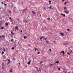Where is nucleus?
Listing matches in <instances>:
<instances>
[{
    "label": "nucleus",
    "instance_id": "46",
    "mask_svg": "<svg viewBox=\"0 0 73 73\" xmlns=\"http://www.w3.org/2000/svg\"><path fill=\"white\" fill-rule=\"evenodd\" d=\"M9 64V62H8V63L6 64H7V65H8V64Z\"/></svg>",
    "mask_w": 73,
    "mask_h": 73
},
{
    "label": "nucleus",
    "instance_id": "29",
    "mask_svg": "<svg viewBox=\"0 0 73 73\" xmlns=\"http://www.w3.org/2000/svg\"><path fill=\"white\" fill-rule=\"evenodd\" d=\"M17 20H18V21H20V20L19 19V18H18V19H17Z\"/></svg>",
    "mask_w": 73,
    "mask_h": 73
},
{
    "label": "nucleus",
    "instance_id": "57",
    "mask_svg": "<svg viewBox=\"0 0 73 73\" xmlns=\"http://www.w3.org/2000/svg\"><path fill=\"white\" fill-rule=\"evenodd\" d=\"M37 72H39V70H38V69L37 70Z\"/></svg>",
    "mask_w": 73,
    "mask_h": 73
},
{
    "label": "nucleus",
    "instance_id": "33",
    "mask_svg": "<svg viewBox=\"0 0 73 73\" xmlns=\"http://www.w3.org/2000/svg\"><path fill=\"white\" fill-rule=\"evenodd\" d=\"M58 69L59 70V71H60V68H58Z\"/></svg>",
    "mask_w": 73,
    "mask_h": 73
},
{
    "label": "nucleus",
    "instance_id": "40",
    "mask_svg": "<svg viewBox=\"0 0 73 73\" xmlns=\"http://www.w3.org/2000/svg\"><path fill=\"white\" fill-rule=\"evenodd\" d=\"M13 39H12L11 40V42H13Z\"/></svg>",
    "mask_w": 73,
    "mask_h": 73
},
{
    "label": "nucleus",
    "instance_id": "30",
    "mask_svg": "<svg viewBox=\"0 0 73 73\" xmlns=\"http://www.w3.org/2000/svg\"><path fill=\"white\" fill-rule=\"evenodd\" d=\"M35 48V51H36V50H37V48Z\"/></svg>",
    "mask_w": 73,
    "mask_h": 73
},
{
    "label": "nucleus",
    "instance_id": "23",
    "mask_svg": "<svg viewBox=\"0 0 73 73\" xmlns=\"http://www.w3.org/2000/svg\"><path fill=\"white\" fill-rule=\"evenodd\" d=\"M10 72H11V73H12V70L11 69V70H10Z\"/></svg>",
    "mask_w": 73,
    "mask_h": 73
},
{
    "label": "nucleus",
    "instance_id": "59",
    "mask_svg": "<svg viewBox=\"0 0 73 73\" xmlns=\"http://www.w3.org/2000/svg\"><path fill=\"white\" fill-rule=\"evenodd\" d=\"M53 19H54V20H55V21H56V20H55V19H54V18H53Z\"/></svg>",
    "mask_w": 73,
    "mask_h": 73
},
{
    "label": "nucleus",
    "instance_id": "10",
    "mask_svg": "<svg viewBox=\"0 0 73 73\" xmlns=\"http://www.w3.org/2000/svg\"><path fill=\"white\" fill-rule=\"evenodd\" d=\"M24 21L25 23H27V22L28 21L27 20H24Z\"/></svg>",
    "mask_w": 73,
    "mask_h": 73
},
{
    "label": "nucleus",
    "instance_id": "47",
    "mask_svg": "<svg viewBox=\"0 0 73 73\" xmlns=\"http://www.w3.org/2000/svg\"><path fill=\"white\" fill-rule=\"evenodd\" d=\"M37 52H38V51H40V50H39L37 49Z\"/></svg>",
    "mask_w": 73,
    "mask_h": 73
},
{
    "label": "nucleus",
    "instance_id": "31",
    "mask_svg": "<svg viewBox=\"0 0 73 73\" xmlns=\"http://www.w3.org/2000/svg\"><path fill=\"white\" fill-rule=\"evenodd\" d=\"M14 47H13L12 48H11V49L12 50H13V49H14Z\"/></svg>",
    "mask_w": 73,
    "mask_h": 73
},
{
    "label": "nucleus",
    "instance_id": "50",
    "mask_svg": "<svg viewBox=\"0 0 73 73\" xmlns=\"http://www.w3.org/2000/svg\"><path fill=\"white\" fill-rule=\"evenodd\" d=\"M13 35H11V37H13Z\"/></svg>",
    "mask_w": 73,
    "mask_h": 73
},
{
    "label": "nucleus",
    "instance_id": "51",
    "mask_svg": "<svg viewBox=\"0 0 73 73\" xmlns=\"http://www.w3.org/2000/svg\"><path fill=\"white\" fill-rule=\"evenodd\" d=\"M5 17V16H3V18H4V17Z\"/></svg>",
    "mask_w": 73,
    "mask_h": 73
},
{
    "label": "nucleus",
    "instance_id": "62",
    "mask_svg": "<svg viewBox=\"0 0 73 73\" xmlns=\"http://www.w3.org/2000/svg\"><path fill=\"white\" fill-rule=\"evenodd\" d=\"M72 52V50H71L70 51V53H71V52Z\"/></svg>",
    "mask_w": 73,
    "mask_h": 73
},
{
    "label": "nucleus",
    "instance_id": "6",
    "mask_svg": "<svg viewBox=\"0 0 73 73\" xmlns=\"http://www.w3.org/2000/svg\"><path fill=\"white\" fill-rule=\"evenodd\" d=\"M60 14L61 15H62V16H63V17H65V14H62V13Z\"/></svg>",
    "mask_w": 73,
    "mask_h": 73
},
{
    "label": "nucleus",
    "instance_id": "38",
    "mask_svg": "<svg viewBox=\"0 0 73 73\" xmlns=\"http://www.w3.org/2000/svg\"><path fill=\"white\" fill-rule=\"evenodd\" d=\"M67 31H70V29H67Z\"/></svg>",
    "mask_w": 73,
    "mask_h": 73
},
{
    "label": "nucleus",
    "instance_id": "7",
    "mask_svg": "<svg viewBox=\"0 0 73 73\" xmlns=\"http://www.w3.org/2000/svg\"><path fill=\"white\" fill-rule=\"evenodd\" d=\"M46 44H49V41L46 40Z\"/></svg>",
    "mask_w": 73,
    "mask_h": 73
},
{
    "label": "nucleus",
    "instance_id": "14",
    "mask_svg": "<svg viewBox=\"0 0 73 73\" xmlns=\"http://www.w3.org/2000/svg\"><path fill=\"white\" fill-rule=\"evenodd\" d=\"M15 29L16 30H17V29H18V27L16 26V27H15Z\"/></svg>",
    "mask_w": 73,
    "mask_h": 73
},
{
    "label": "nucleus",
    "instance_id": "64",
    "mask_svg": "<svg viewBox=\"0 0 73 73\" xmlns=\"http://www.w3.org/2000/svg\"><path fill=\"white\" fill-rule=\"evenodd\" d=\"M11 21H13V19H11Z\"/></svg>",
    "mask_w": 73,
    "mask_h": 73
},
{
    "label": "nucleus",
    "instance_id": "32",
    "mask_svg": "<svg viewBox=\"0 0 73 73\" xmlns=\"http://www.w3.org/2000/svg\"><path fill=\"white\" fill-rule=\"evenodd\" d=\"M52 65H53V64H52L50 65V67H52Z\"/></svg>",
    "mask_w": 73,
    "mask_h": 73
},
{
    "label": "nucleus",
    "instance_id": "43",
    "mask_svg": "<svg viewBox=\"0 0 73 73\" xmlns=\"http://www.w3.org/2000/svg\"><path fill=\"white\" fill-rule=\"evenodd\" d=\"M49 50L50 51H52V49H49Z\"/></svg>",
    "mask_w": 73,
    "mask_h": 73
},
{
    "label": "nucleus",
    "instance_id": "45",
    "mask_svg": "<svg viewBox=\"0 0 73 73\" xmlns=\"http://www.w3.org/2000/svg\"><path fill=\"white\" fill-rule=\"evenodd\" d=\"M14 34H15V33H13L11 34V35H14Z\"/></svg>",
    "mask_w": 73,
    "mask_h": 73
},
{
    "label": "nucleus",
    "instance_id": "21",
    "mask_svg": "<svg viewBox=\"0 0 73 73\" xmlns=\"http://www.w3.org/2000/svg\"><path fill=\"white\" fill-rule=\"evenodd\" d=\"M4 52L3 51L2 52L1 54L2 55L4 54Z\"/></svg>",
    "mask_w": 73,
    "mask_h": 73
},
{
    "label": "nucleus",
    "instance_id": "25",
    "mask_svg": "<svg viewBox=\"0 0 73 73\" xmlns=\"http://www.w3.org/2000/svg\"><path fill=\"white\" fill-rule=\"evenodd\" d=\"M51 7H52V6L48 7V8H49L50 9H52V8H51Z\"/></svg>",
    "mask_w": 73,
    "mask_h": 73
},
{
    "label": "nucleus",
    "instance_id": "19",
    "mask_svg": "<svg viewBox=\"0 0 73 73\" xmlns=\"http://www.w3.org/2000/svg\"><path fill=\"white\" fill-rule=\"evenodd\" d=\"M7 60L8 61H9V63H10V62H11V60H10L9 59H8Z\"/></svg>",
    "mask_w": 73,
    "mask_h": 73
},
{
    "label": "nucleus",
    "instance_id": "1",
    "mask_svg": "<svg viewBox=\"0 0 73 73\" xmlns=\"http://www.w3.org/2000/svg\"><path fill=\"white\" fill-rule=\"evenodd\" d=\"M64 12L66 14H69V11L67 10H64Z\"/></svg>",
    "mask_w": 73,
    "mask_h": 73
},
{
    "label": "nucleus",
    "instance_id": "22",
    "mask_svg": "<svg viewBox=\"0 0 73 73\" xmlns=\"http://www.w3.org/2000/svg\"><path fill=\"white\" fill-rule=\"evenodd\" d=\"M42 61H40V62L39 63L40 65V64H42Z\"/></svg>",
    "mask_w": 73,
    "mask_h": 73
},
{
    "label": "nucleus",
    "instance_id": "54",
    "mask_svg": "<svg viewBox=\"0 0 73 73\" xmlns=\"http://www.w3.org/2000/svg\"><path fill=\"white\" fill-rule=\"evenodd\" d=\"M13 33V31H11V33Z\"/></svg>",
    "mask_w": 73,
    "mask_h": 73
},
{
    "label": "nucleus",
    "instance_id": "2",
    "mask_svg": "<svg viewBox=\"0 0 73 73\" xmlns=\"http://www.w3.org/2000/svg\"><path fill=\"white\" fill-rule=\"evenodd\" d=\"M27 9L28 8L27 7H26L25 9H23L22 11V13H24L25 12V11H27Z\"/></svg>",
    "mask_w": 73,
    "mask_h": 73
},
{
    "label": "nucleus",
    "instance_id": "44",
    "mask_svg": "<svg viewBox=\"0 0 73 73\" xmlns=\"http://www.w3.org/2000/svg\"><path fill=\"white\" fill-rule=\"evenodd\" d=\"M4 4L5 6H6V5H7V4H5V3H4Z\"/></svg>",
    "mask_w": 73,
    "mask_h": 73
},
{
    "label": "nucleus",
    "instance_id": "48",
    "mask_svg": "<svg viewBox=\"0 0 73 73\" xmlns=\"http://www.w3.org/2000/svg\"><path fill=\"white\" fill-rule=\"evenodd\" d=\"M2 69L4 70V67H3V66H2Z\"/></svg>",
    "mask_w": 73,
    "mask_h": 73
},
{
    "label": "nucleus",
    "instance_id": "11",
    "mask_svg": "<svg viewBox=\"0 0 73 73\" xmlns=\"http://www.w3.org/2000/svg\"><path fill=\"white\" fill-rule=\"evenodd\" d=\"M32 12L33 13V15H35L36 14V13H35V11H32Z\"/></svg>",
    "mask_w": 73,
    "mask_h": 73
},
{
    "label": "nucleus",
    "instance_id": "15",
    "mask_svg": "<svg viewBox=\"0 0 73 73\" xmlns=\"http://www.w3.org/2000/svg\"><path fill=\"white\" fill-rule=\"evenodd\" d=\"M55 63H57V64H58L59 63V61H58L57 62L56 61L55 62Z\"/></svg>",
    "mask_w": 73,
    "mask_h": 73
},
{
    "label": "nucleus",
    "instance_id": "39",
    "mask_svg": "<svg viewBox=\"0 0 73 73\" xmlns=\"http://www.w3.org/2000/svg\"><path fill=\"white\" fill-rule=\"evenodd\" d=\"M68 54V55H70V53L69 52H67Z\"/></svg>",
    "mask_w": 73,
    "mask_h": 73
},
{
    "label": "nucleus",
    "instance_id": "28",
    "mask_svg": "<svg viewBox=\"0 0 73 73\" xmlns=\"http://www.w3.org/2000/svg\"><path fill=\"white\" fill-rule=\"evenodd\" d=\"M63 45H68V43H64Z\"/></svg>",
    "mask_w": 73,
    "mask_h": 73
},
{
    "label": "nucleus",
    "instance_id": "24",
    "mask_svg": "<svg viewBox=\"0 0 73 73\" xmlns=\"http://www.w3.org/2000/svg\"><path fill=\"white\" fill-rule=\"evenodd\" d=\"M4 65H5V64L4 63H2V65L3 66H4Z\"/></svg>",
    "mask_w": 73,
    "mask_h": 73
},
{
    "label": "nucleus",
    "instance_id": "34",
    "mask_svg": "<svg viewBox=\"0 0 73 73\" xmlns=\"http://www.w3.org/2000/svg\"><path fill=\"white\" fill-rule=\"evenodd\" d=\"M1 29H4V27H2L1 28Z\"/></svg>",
    "mask_w": 73,
    "mask_h": 73
},
{
    "label": "nucleus",
    "instance_id": "52",
    "mask_svg": "<svg viewBox=\"0 0 73 73\" xmlns=\"http://www.w3.org/2000/svg\"><path fill=\"white\" fill-rule=\"evenodd\" d=\"M9 19L10 20H11V17H9Z\"/></svg>",
    "mask_w": 73,
    "mask_h": 73
},
{
    "label": "nucleus",
    "instance_id": "17",
    "mask_svg": "<svg viewBox=\"0 0 73 73\" xmlns=\"http://www.w3.org/2000/svg\"><path fill=\"white\" fill-rule=\"evenodd\" d=\"M31 61V60H30L27 63L28 64H30V63Z\"/></svg>",
    "mask_w": 73,
    "mask_h": 73
},
{
    "label": "nucleus",
    "instance_id": "41",
    "mask_svg": "<svg viewBox=\"0 0 73 73\" xmlns=\"http://www.w3.org/2000/svg\"><path fill=\"white\" fill-rule=\"evenodd\" d=\"M23 3H24V2H23V1H22V2H21V3H22V4H23Z\"/></svg>",
    "mask_w": 73,
    "mask_h": 73
},
{
    "label": "nucleus",
    "instance_id": "3",
    "mask_svg": "<svg viewBox=\"0 0 73 73\" xmlns=\"http://www.w3.org/2000/svg\"><path fill=\"white\" fill-rule=\"evenodd\" d=\"M44 37H45V36H42V37H41L40 38V40H42V38H44Z\"/></svg>",
    "mask_w": 73,
    "mask_h": 73
},
{
    "label": "nucleus",
    "instance_id": "53",
    "mask_svg": "<svg viewBox=\"0 0 73 73\" xmlns=\"http://www.w3.org/2000/svg\"><path fill=\"white\" fill-rule=\"evenodd\" d=\"M49 2H52V1H49Z\"/></svg>",
    "mask_w": 73,
    "mask_h": 73
},
{
    "label": "nucleus",
    "instance_id": "5",
    "mask_svg": "<svg viewBox=\"0 0 73 73\" xmlns=\"http://www.w3.org/2000/svg\"><path fill=\"white\" fill-rule=\"evenodd\" d=\"M61 53H63V54H64L63 56H64V54H65V52H64V51H62L61 52Z\"/></svg>",
    "mask_w": 73,
    "mask_h": 73
},
{
    "label": "nucleus",
    "instance_id": "35",
    "mask_svg": "<svg viewBox=\"0 0 73 73\" xmlns=\"http://www.w3.org/2000/svg\"><path fill=\"white\" fill-rule=\"evenodd\" d=\"M67 8L66 7H64V9H66Z\"/></svg>",
    "mask_w": 73,
    "mask_h": 73
},
{
    "label": "nucleus",
    "instance_id": "58",
    "mask_svg": "<svg viewBox=\"0 0 73 73\" xmlns=\"http://www.w3.org/2000/svg\"><path fill=\"white\" fill-rule=\"evenodd\" d=\"M3 50V51H5V49Z\"/></svg>",
    "mask_w": 73,
    "mask_h": 73
},
{
    "label": "nucleus",
    "instance_id": "8",
    "mask_svg": "<svg viewBox=\"0 0 73 73\" xmlns=\"http://www.w3.org/2000/svg\"><path fill=\"white\" fill-rule=\"evenodd\" d=\"M13 7V6H11V5H9V8L10 9H11V8H12Z\"/></svg>",
    "mask_w": 73,
    "mask_h": 73
},
{
    "label": "nucleus",
    "instance_id": "4",
    "mask_svg": "<svg viewBox=\"0 0 73 73\" xmlns=\"http://www.w3.org/2000/svg\"><path fill=\"white\" fill-rule=\"evenodd\" d=\"M1 37H3V38L5 37V36H4V35H2L0 36V38Z\"/></svg>",
    "mask_w": 73,
    "mask_h": 73
},
{
    "label": "nucleus",
    "instance_id": "13",
    "mask_svg": "<svg viewBox=\"0 0 73 73\" xmlns=\"http://www.w3.org/2000/svg\"><path fill=\"white\" fill-rule=\"evenodd\" d=\"M68 3V1H66L64 3V5H66V4H67V3Z\"/></svg>",
    "mask_w": 73,
    "mask_h": 73
},
{
    "label": "nucleus",
    "instance_id": "36",
    "mask_svg": "<svg viewBox=\"0 0 73 73\" xmlns=\"http://www.w3.org/2000/svg\"><path fill=\"white\" fill-rule=\"evenodd\" d=\"M40 52H37V54H40Z\"/></svg>",
    "mask_w": 73,
    "mask_h": 73
},
{
    "label": "nucleus",
    "instance_id": "20",
    "mask_svg": "<svg viewBox=\"0 0 73 73\" xmlns=\"http://www.w3.org/2000/svg\"><path fill=\"white\" fill-rule=\"evenodd\" d=\"M48 20H50V18H49V17L48 18H47Z\"/></svg>",
    "mask_w": 73,
    "mask_h": 73
},
{
    "label": "nucleus",
    "instance_id": "42",
    "mask_svg": "<svg viewBox=\"0 0 73 73\" xmlns=\"http://www.w3.org/2000/svg\"><path fill=\"white\" fill-rule=\"evenodd\" d=\"M44 9H46V7H44Z\"/></svg>",
    "mask_w": 73,
    "mask_h": 73
},
{
    "label": "nucleus",
    "instance_id": "26",
    "mask_svg": "<svg viewBox=\"0 0 73 73\" xmlns=\"http://www.w3.org/2000/svg\"><path fill=\"white\" fill-rule=\"evenodd\" d=\"M13 60H16V59H15V58H13Z\"/></svg>",
    "mask_w": 73,
    "mask_h": 73
},
{
    "label": "nucleus",
    "instance_id": "55",
    "mask_svg": "<svg viewBox=\"0 0 73 73\" xmlns=\"http://www.w3.org/2000/svg\"><path fill=\"white\" fill-rule=\"evenodd\" d=\"M39 70H40V71H41V69L39 68Z\"/></svg>",
    "mask_w": 73,
    "mask_h": 73
},
{
    "label": "nucleus",
    "instance_id": "27",
    "mask_svg": "<svg viewBox=\"0 0 73 73\" xmlns=\"http://www.w3.org/2000/svg\"><path fill=\"white\" fill-rule=\"evenodd\" d=\"M33 72L35 73H36V71L35 70H34Z\"/></svg>",
    "mask_w": 73,
    "mask_h": 73
},
{
    "label": "nucleus",
    "instance_id": "37",
    "mask_svg": "<svg viewBox=\"0 0 73 73\" xmlns=\"http://www.w3.org/2000/svg\"><path fill=\"white\" fill-rule=\"evenodd\" d=\"M35 68H36V69H38V67H35Z\"/></svg>",
    "mask_w": 73,
    "mask_h": 73
},
{
    "label": "nucleus",
    "instance_id": "18",
    "mask_svg": "<svg viewBox=\"0 0 73 73\" xmlns=\"http://www.w3.org/2000/svg\"><path fill=\"white\" fill-rule=\"evenodd\" d=\"M9 13H12V11H11V10H9Z\"/></svg>",
    "mask_w": 73,
    "mask_h": 73
},
{
    "label": "nucleus",
    "instance_id": "60",
    "mask_svg": "<svg viewBox=\"0 0 73 73\" xmlns=\"http://www.w3.org/2000/svg\"><path fill=\"white\" fill-rule=\"evenodd\" d=\"M53 42H56V41H53Z\"/></svg>",
    "mask_w": 73,
    "mask_h": 73
},
{
    "label": "nucleus",
    "instance_id": "61",
    "mask_svg": "<svg viewBox=\"0 0 73 73\" xmlns=\"http://www.w3.org/2000/svg\"><path fill=\"white\" fill-rule=\"evenodd\" d=\"M23 32V31L21 30V32Z\"/></svg>",
    "mask_w": 73,
    "mask_h": 73
},
{
    "label": "nucleus",
    "instance_id": "49",
    "mask_svg": "<svg viewBox=\"0 0 73 73\" xmlns=\"http://www.w3.org/2000/svg\"><path fill=\"white\" fill-rule=\"evenodd\" d=\"M7 16H9V15L7 14Z\"/></svg>",
    "mask_w": 73,
    "mask_h": 73
},
{
    "label": "nucleus",
    "instance_id": "56",
    "mask_svg": "<svg viewBox=\"0 0 73 73\" xmlns=\"http://www.w3.org/2000/svg\"><path fill=\"white\" fill-rule=\"evenodd\" d=\"M49 3L50 4H51V2H49Z\"/></svg>",
    "mask_w": 73,
    "mask_h": 73
},
{
    "label": "nucleus",
    "instance_id": "9",
    "mask_svg": "<svg viewBox=\"0 0 73 73\" xmlns=\"http://www.w3.org/2000/svg\"><path fill=\"white\" fill-rule=\"evenodd\" d=\"M60 34L62 36H64V34L63 33H60Z\"/></svg>",
    "mask_w": 73,
    "mask_h": 73
},
{
    "label": "nucleus",
    "instance_id": "16",
    "mask_svg": "<svg viewBox=\"0 0 73 73\" xmlns=\"http://www.w3.org/2000/svg\"><path fill=\"white\" fill-rule=\"evenodd\" d=\"M23 38L25 39H26V38H27V37L26 36H23Z\"/></svg>",
    "mask_w": 73,
    "mask_h": 73
},
{
    "label": "nucleus",
    "instance_id": "12",
    "mask_svg": "<svg viewBox=\"0 0 73 73\" xmlns=\"http://www.w3.org/2000/svg\"><path fill=\"white\" fill-rule=\"evenodd\" d=\"M5 24L6 25V26H8V24L7 23V22H6L5 23Z\"/></svg>",
    "mask_w": 73,
    "mask_h": 73
},
{
    "label": "nucleus",
    "instance_id": "63",
    "mask_svg": "<svg viewBox=\"0 0 73 73\" xmlns=\"http://www.w3.org/2000/svg\"><path fill=\"white\" fill-rule=\"evenodd\" d=\"M44 40H46V38H44Z\"/></svg>",
    "mask_w": 73,
    "mask_h": 73
}]
</instances>
